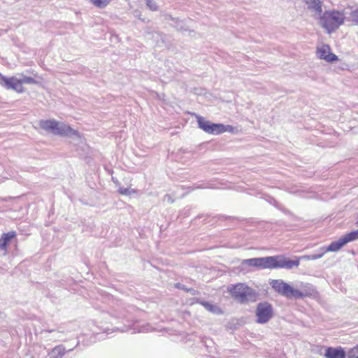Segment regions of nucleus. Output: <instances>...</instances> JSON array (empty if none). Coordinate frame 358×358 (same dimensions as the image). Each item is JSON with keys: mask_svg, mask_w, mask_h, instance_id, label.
Wrapping results in <instances>:
<instances>
[{"mask_svg": "<svg viewBox=\"0 0 358 358\" xmlns=\"http://www.w3.org/2000/svg\"><path fill=\"white\" fill-rule=\"evenodd\" d=\"M300 259L296 257V259H289L285 255H279L244 259L243 264L258 269H292L299 266Z\"/></svg>", "mask_w": 358, "mask_h": 358, "instance_id": "obj_1", "label": "nucleus"}, {"mask_svg": "<svg viewBox=\"0 0 358 358\" xmlns=\"http://www.w3.org/2000/svg\"><path fill=\"white\" fill-rule=\"evenodd\" d=\"M269 284L277 293L288 299H303L312 296L313 293L312 286L307 282H301L297 288L280 279L271 280Z\"/></svg>", "mask_w": 358, "mask_h": 358, "instance_id": "obj_2", "label": "nucleus"}, {"mask_svg": "<svg viewBox=\"0 0 358 358\" xmlns=\"http://www.w3.org/2000/svg\"><path fill=\"white\" fill-rule=\"evenodd\" d=\"M345 20L343 11L337 10H326L320 17V24L328 32L335 31Z\"/></svg>", "mask_w": 358, "mask_h": 358, "instance_id": "obj_3", "label": "nucleus"}, {"mask_svg": "<svg viewBox=\"0 0 358 358\" xmlns=\"http://www.w3.org/2000/svg\"><path fill=\"white\" fill-rule=\"evenodd\" d=\"M227 292L234 299L241 303H245L250 301H255L257 295L252 287L242 282L228 286Z\"/></svg>", "mask_w": 358, "mask_h": 358, "instance_id": "obj_4", "label": "nucleus"}, {"mask_svg": "<svg viewBox=\"0 0 358 358\" xmlns=\"http://www.w3.org/2000/svg\"><path fill=\"white\" fill-rule=\"evenodd\" d=\"M358 239V230L351 231L344 236L339 238L337 241L331 242L328 247L322 248L321 253L313 255L311 256H304L303 258L307 260H315L321 258L328 252H337L348 243Z\"/></svg>", "mask_w": 358, "mask_h": 358, "instance_id": "obj_5", "label": "nucleus"}, {"mask_svg": "<svg viewBox=\"0 0 358 358\" xmlns=\"http://www.w3.org/2000/svg\"><path fill=\"white\" fill-rule=\"evenodd\" d=\"M42 129L47 131H52L55 134L60 136L74 135L80 136L78 131L73 129L70 126L60 124L54 120H42L40 122Z\"/></svg>", "mask_w": 358, "mask_h": 358, "instance_id": "obj_6", "label": "nucleus"}, {"mask_svg": "<svg viewBox=\"0 0 358 358\" xmlns=\"http://www.w3.org/2000/svg\"><path fill=\"white\" fill-rule=\"evenodd\" d=\"M196 121L199 127L209 134L217 135L226 131L233 132L234 129L232 126H225L220 123H213L201 116H196Z\"/></svg>", "mask_w": 358, "mask_h": 358, "instance_id": "obj_7", "label": "nucleus"}, {"mask_svg": "<svg viewBox=\"0 0 358 358\" xmlns=\"http://www.w3.org/2000/svg\"><path fill=\"white\" fill-rule=\"evenodd\" d=\"M36 84V80L28 76H24L22 79H17L15 77L7 78L4 76H0V84L8 90H13L17 93H22L24 91L23 84Z\"/></svg>", "mask_w": 358, "mask_h": 358, "instance_id": "obj_8", "label": "nucleus"}, {"mask_svg": "<svg viewBox=\"0 0 358 358\" xmlns=\"http://www.w3.org/2000/svg\"><path fill=\"white\" fill-rule=\"evenodd\" d=\"M257 322L260 324L267 322L273 316L272 306L268 302L259 303L256 309Z\"/></svg>", "mask_w": 358, "mask_h": 358, "instance_id": "obj_9", "label": "nucleus"}, {"mask_svg": "<svg viewBox=\"0 0 358 358\" xmlns=\"http://www.w3.org/2000/svg\"><path fill=\"white\" fill-rule=\"evenodd\" d=\"M316 53L320 59L328 62L338 60V57L331 52V48L329 45H322L320 47H317Z\"/></svg>", "mask_w": 358, "mask_h": 358, "instance_id": "obj_10", "label": "nucleus"}, {"mask_svg": "<svg viewBox=\"0 0 358 358\" xmlns=\"http://www.w3.org/2000/svg\"><path fill=\"white\" fill-rule=\"evenodd\" d=\"M324 357L326 358H345L346 353L341 347H328L325 350Z\"/></svg>", "mask_w": 358, "mask_h": 358, "instance_id": "obj_11", "label": "nucleus"}, {"mask_svg": "<svg viewBox=\"0 0 358 358\" xmlns=\"http://www.w3.org/2000/svg\"><path fill=\"white\" fill-rule=\"evenodd\" d=\"M307 8L316 15H321L322 12V1L321 0H304Z\"/></svg>", "mask_w": 358, "mask_h": 358, "instance_id": "obj_12", "label": "nucleus"}, {"mask_svg": "<svg viewBox=\"0 0 358 358\" xmlns=\"http://www.w3.org/2000/svg\"><path fill=\"white\" fill-rule=\"evenodd\" d=\"M15 236L16 232L14 231L3 234L0 238V250L6 252L10 241Z\"/></svg>", "mask_w": 358, "mask_h": 358, "instance_id": "obj_13", "label": "nucleus"}, {"mask_svg": "<svg viewBox=\"0 0 358 358\" xmlns=\"http://www.w3.org/2000/svg\"><path fill=\"white\" fill-rule=\"evenodd\" d=\"M199 303L203 306L207 310L215 314H222V309L217 306L213 305L207 301H200Z\"/></svg>", "mask_w": 358, "mask_h": 358, "instance_id": "obj_14", "label": "nucleus"}, {"mask_svg": "<svg viewBox=\"0 0 358 358\" xmlns=\"http://www.w3.org/2000/svg\"><path fill=\"white\" fill-rule=\"evenodd\" d=\"M90 2L96 7L103 8L108 6L112 0H90Z\"/></svg>", "mask_w": 358, "mask_h": 358, "instance_id": "obj_15", "label": "nucleus"}, {"mask_svg": "<svg viewBox=\"0 0 358 358\" xmlns=\"http://www.w3.org/2000/svg\"><path fill=\"white\" fill-rule=\"evenodd\" d=\"M348 358H358V344L349 350Z\"/></svg>", "mask_w": 358, "mask_h": 358, "instance_id": "obj_16", "label": "nucleus"}, {"mask_svg": "<svg viewBox=\"0 0 358 358\" xmlns=\"http://www.w3.org/2000/svg\"><path fill=\"white\" fill-rule=\"evenodd\" d=\"M350 17L353 24L358 25V8L351 12Z\"/></svg>", "mask_w": 358, "mask_h": 358, "instance_id": "obj_17", "label": "nucleus"}, {"mask_svg": "<svg viewBox=\"0 0 358 358\" xmlns=\"http://www.w3.org/2000/svg\"><path fill=\"white\" fill-rule=\"evenodd\" d=\"M146 2L148 6L150 7L151 10H156L157 9V4L152 0H146Z\"/></svg>", "mask_w": 358, "mask_h": 358, "instance_id": "obj_18", "label": "nucleus"}, {"mask_svg": "<svg viewBox=\"0 0 358 358\" xmlns=\"http://www.w3.org/2000/svg\"><path fill=\"white\" fill-rule=\"evenodd\" d=\"M174 286L176 288L181 289L182 285H181L180 283H176V284H175Z\"/></svg>", "mask_w": 358, "mask_h": 358, "instance_id": "obj_19", "label": "nucleus"}, {"mask_svg": "<svg viewBox=\"0 0 358 358\" xmlns=\"http://www.w3.org/2000/svg\"><path fill=\"white\" fill-rule=\"evenodd\" d=\"M181 289H183L186 292H189L191 290V289H187V288L185 287V286H183V285L182 286Z\"/></svg>", "mask_w": 358, "mask_h": 358, "instance_id": "obj_20", "label": "nucleus"}, {"mask_svg": "<svg viewBox=\"0 0 358 358\" xmlns=\"http://www.w3.org/2000/svg\"><path fill=\"white\" fill-rule=\"evenodd\" d=\"M357 224H358V222H357Z\"/></svg>", "mask_w": 358, "mask_h": 358, "instance_id": "obj_21", "label": "nucleus"}]
</instances>
